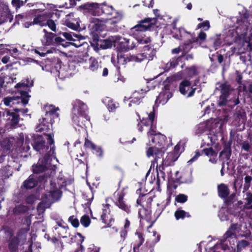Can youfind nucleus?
I'll use <instances>...</instances> for the list:
<instances>
[{
    "label": "nucleus",
    "instance_id": "49530a36",
    "mask_svg": "<svg viewBox=\"0 0 252 252\" xmlns=\"http://www.w3.org/2000/svg\"><path fill=\"white\" fill-rule=\"evenodd\" d=\"M94 154L99 158H102L103 156V151L100 147L96 146V148L94 150Z\"/></svg>",
    "mask_w": 252,
    "mask_h": 252
},
{
    "label": "nucleus",
    "instance_id": "cd10ccee",
    "mask_svg": "<svg viewBox=\"0 0 252 252\" xmlns=\"http://www.w3.org/2000/svg\"><path fill=\"white\" fill-rule=\"evenodd\" d=\"M203 152L209 158V161L216 163L217 161V152L214 151L212 148L205 149Z\"/></svg>",
    "mask_w": 252,
    "mask_h": 252
},
{
    "label": "nucleus",
    "instance_id": "4c0bfd02",
    "mask_svg": "<svg viewBox=\"0 0 252 252\" xmlns=\"http://www.w3.org/2000/svg\"><path fill=\"white\" fill-rule=\"evenodd\" d=\"M36 184V182L32 176H30L29 179L24 182V186L27 189L32 188Z\"/></svg>",
    "mask_w": 252,
    "mask_h": 252
},
{
    "label": "nucleus",
    "instance_id": "09e8293b",
    "mask_svg": "<svg viewBox=\"0 0 252 252\" xmlns=\"http://www.w3.org/2000/svg\"><path fill=\"white\" fill-rule=\"evenodd\" d=\"M177 64V61L176 59H172L169 63L166 64V68L167 69H169L171 67H175Z\"/></svg>",
    "mask_w": 252,
    "mask_h": 252
},
{
    "label": "nucleus",
    "instance_id": "2eb2a0df",
    "mask_svg": "<svg viewBox=\"0 0 252 252\" xmlns=\"http://www.w3.org/2000/svg\"><path fill=\"white\" fill-rule=\"evenodd\" d=\"M84 12H88L94 16H99L102 14V4L97 3H87L80 6Z\"/></svg>",
    "mask_w": 252,
    "mask_h": 252
},
{
    "label": "nucleus",
    "instance_id": "1a4fd4ad",
    "mask_svg": "<svg viewBox=\"0 0 252 252\" xmlns=\"http://www.w3.org/2000/svg\"><path fill=\"white\" fill-rule=\"evenodd\" d=\"M24 135L23 134L21 133L19 135L16 141L14 138L6 139L3 141L2 146L6 150L9 151L12 147L13 148H19L21 149L22 150L27 152L30 149V147L29 145V142L28 141L27 138H26V141L25 143V144L27 145L26 148H25V147L23 146L24 144Z\"/></svg>",
    "mask_w": 252,
    "mask_h": 252
},
{
    "label": "nucleus",
    "instance_id": "9d476101",
    "mask_svg": "<svg viewBox=\"0 0 252 252\" xmlns=\"http://www.w3.org/2000/svg\"><path fill=\"white\" fill-rule=\"evenodd\" d=\"M74 67L70 68V65L66 64L61 65L57 63L55 67L52 69L51 73L56 78L58 77L61 79L69 78L73 74Z\"/></svg>",
    "mask_w": 252,
    "mask_h": 252
},
{
    "label": "nucleus",
    "instance_id": "ea45409f",
    "mask_svg": "<svg viewBox=\"0 0 252 252\" xmlns=\"http://www.w3.org/2000/svg\"><path fill=\"white\" fill-rule=\"evenodd\" d=\"M198 72L197 69L194 66L187 68L186 70L187 76L188 77H192L197 75Z\"/></svg>",
    "mask_w": 252,
    "mask_h": 252
},
{
    "label": "nucleus",
    "instance_id": "a18cd8bd",
    "mask_svg": "<svg viewBox=\"0 0 252 252\" xmlns=\"http://www.w3.org/2000/svg\"><path fill=\"white\" fill-rule=\"evenodd\" d=\"M187 213L183 210H177L175 213V217L177 220L184 219L186 216Z\"/></svg>",
    "mask_w": 252,
    "mask_h": 252
},
{
    "label": "nucleus",
    "instance_id": "79ce46f5",
    "mask_svg": "<svg viewBox=\"0 0 252 252\" xmlns=\"http://www.w3.org/2000/svg\"><path fill=\"white\" fill-rule=\"evenodd\" d=\"M88 56L87 55H81L75 57V61L79 63H83L87 62Z\"/></svg>",
    "mask_w": 252,
    "mask_h": 252
},
{
    "label": "nucleus",
    "instance_id": "0e129e2a",
    "mask_svg": "<svg viewBox=\"0 0 252 252\" xmlns=\"http://www.w3.org/2000/svg\"><path fill=\"white\" fill-rule=\"evenodd\" d=\"M223 210H221L219 213V216L220 218V219L222 221H224L227 220V217L226 216L223 215Z\"/></svg>",
    "mask_w": 252,
    "mask_h": 252
},
{
    "label": "nucleus",
    "instance_id": "423d86ee",
    "mask_svg": "<svg viewBox=\"0 0 252 252\" xmlns=\"http://www.w3.org/2000/svg\"><path fill=\"white\" fill-rule=\"evenodd\" d=\"M102 13L112 16V18L106 21V26L107 28L113 32L118 31L119 28L117 24L123 19V14L115 10L112 6L108 5L105 3L102 4Z\"/></svg>",
    "mask_w": 252,
    "mask_h": 252
},
{
    "label": "nucleus",
    "instance_id": "2f4dec72",
    "mask_svg": "<svg viewBox=\"0 0 252 252\" xmlns=\"http://www.w3.org/2000/svg\"><path fill=\"white\" fill-rule=\"evenodd\" d=\"M99 67L100 65L95 58L94 57H91L89 58L88 69L90 71L93 72L96 71Z\"/></svg>",
    "mask_w": 252,
    "mask_h": 252
},
{
    "label": "nucleus",
    "instance_id": "e433bc0d",
    "mask_svg": "<svg viewBox=\"0 0 252 252\" xmlns=\"http://www.w3.org/2000/svg\"><path fill=\"white\" fill-rule=\"evenodd\" d=\"M192 47L189 45L188 44L187 45H186V47L184 48L183 46H179L178 48H176L175 49H173L172 50V53L174 54H178L180 53V52L183 51L184 52H188L189 51L190 49Z\"/></svg>",
    "mask_w": 252,
    "mask_h": 252
},
{
    "label": "nucleus",
    "instance_id": "9b49d317",
    "mask_svg": "<svg viewBox=\"0 0 252 252\" xmlns=\"http://www.w3.org/2000/svg\"><path fill=\"white\" fill-rule=\"evenodd\" d=\"M149 145V146L146 148V156L149 158L154 161V164H155V162H158L159 159H161L166 148L157 147L151 144Z\"/></svg>",
    "mask_w": 252,
    "mask_h": 252
},
{
    "label": "nucleus",
    "instance_id": "ddd939ff",
    "mask_svg": "<svg viewBox=\"0 0 252 252\" xmlns=\"http://www.w3.org/2000/svg\"><path fill=\"white\" fill-rule=\"evenodd\" d=\"M143 53L137 56H131L130 61H134L136 62H140L144 59L147 58L149 60H153L156 54V50L149 45L145 46L143 48Z\"/></svg>",
    "mask_w": 252,
    "mask_h": 252
},
{
    "label": "nucleus",
    "instance_id": "052dcab7",
    "mask_svg": "<svg viewBox=\"0 0 252 252\" xmlns=\"http://www.w3.org/2000/svg\"><path fill=\"white\" fill-rule=\"evenodd\" d=\"M245 199L247 201V204L250 205L252 203V193L248 192L246 193Z\"/></svg>",
    "mask_w": 252,
    "mask_h": 252
},
{
    "label": "nucleus",
    "instance_id": "7c9ffc66",
    "mask_svg": "<svg viewBox=\"0 0 252 252\" xmlns=\"http://www.w3.org/2000/svg\"><path fill=\"white\" fill-rule=\"evenodd\" d=\"M8 19H11V14L7 5H4L2 11L0 13V24Z\"/></svg>",
    "mask_w": 252,
    "mask_h": 252
},
{
    "label": "nucleus",
    "instance_id": "412c9836",
    "mask_svg": "<svg viewBox=\"0 0 252 252\" xmlns=\"http://www.w3.org/2000/svg\"><path fill=\"white\" fill-rule=\"evenodd\" d=\"M118 39V37L116 35L111 36L107 39L99 41L97 45L99 46L103 49L110 48L113 45L115 47Z\"/></svg>",
    "mask_w": 252,
    "mask_h": 252
},
{
    "label": "nucleus",
    "instance_id": "4be33fe9",
    "mask_svg": "<svg viewBox=\"0 0 252 252\" xmlns=\"http://www.w3.org/2000/svg\"><path fill=\"white\" fill-rule=\"evenodd\" d=\"M90 27L92 28L94 31L96 32H101L104 31L105 29L107 30L110 31V30L108 29L106 26V21L105 22L100 21L98 18H93L92 21L90 24ZM112 31V30H111ZM112 32H113L112 31Z\"/></svg>",
    "mask_w": 252,
    "mask_h": 252
},
{
    "label": "nucleus",
    "instance_id": "4468645a",
    "mask_svg": "<svg viewBox=\"0 0 252 252\" xmlns=\"http://www.w3.org/2000/svg\"><path fill=\"white\" fill-rule=\"evenodd\" d=\"M148 91L147 88L140 90H136L134 91L129 97L125 96L124 99V102L126 101L130 100L128 103V107H130L135 105H138L140 102V100L145 96L147 92Z\"/></svg>",
    "mask_w": 252,
    "mask_h": 252
},
{
    "label": "nucleus",
    "instance_id": "393cba45",
    "mask_svg": "<svg viewBox=\"0 0 252 252\" xmlns=\"http://www.w3.org/2000/svg\"><path fill=\"white\" fill-rule=\"evenodd\" d=\"M250 245V242L245 240H242L241 241H239L237 244V248L236 250L233 247H230V250H227L226 251H225L226 252H241V251L248 247Z\"/></svg>",
    "mask_w": 252,
    "mask_h": 252
},
{
    "label": "nucleus",
    "instance_id": "aec40b11",
    "mask_svg": "<svg viewBox=\"0 0 252 252\" xmlns=\"http://www.w3.org/2000/svg\"><path fill=\"white\" fill-rule=\"evenodd\" d=\"M51 17L50 13L47 14L46 12H45L41 14L38 15L36 17L32 22V24L39 25L41 26H44L46 25V22L49 18ZM32 23H25V26L26 28H29L30 25H32Z\"/></svg>",
    "mask_w": 252,
    "mask_h": 252
},
{
    "label": "nucleus",
    "instance_id": "5fc2aeb1",
    "mask_svg": "<svg viewBox=\"0 0 252 252\" xmlns=\"http://www.w3.org/2000/svg\"><path fill=\"white\" fill-rule=\"evenodd\" d=\"M69 220L72 225L75 227H77L79 225L78 220L73 216L69 218Z\"/></svg>",
    "mask_w": 252,
    "mask_h": 252
},
{
    "label": "nucleus",
    "instance_id": "6e6552de",
    "mask_svg": "<svg viewBox=\"0 0 252 252\" xmlns=\"http://www.w3.org/2000/svg\"><path fill=\"white\" fill-rule=\"evenodd\" d=\"M150 21H144L131 29V32L140 44H147L151 41L149 37H146L144 32L151 28Z\"/></svg>",
    "mask_w": 252,
    "mask_h": 252
},
{
    "label": "nucleus",
    "instance_id": "f03ea898",
    "mask_svg": "<svg viewBox=\"0 0 252 252\" xmlns=\"http://www.w3.org/2000/svg\"><path fill=\"white\" fill-rule=\"evenodd\" d=\"M87 106L80 100H76L73 105L72 114V125L75 129L80 131L89 123Z\"/></svg>",
    "mask_w": 252,
    "mask_h": 252
},
{
    "label": "nucleus",
    "instance_id": "8fccbe9b",
    "mask_svg": "<svg viewBox=\"0 0 252 252\" xmlns=\"http://www.w3.org/2000/svg\"><path fill=\"white\" fill-rule=\"evenodd\" d=\"M84 146L85 147L92 149V150H94L96 146L94 144L86 138L85 139Z\"/></svg>",
    "mask_w": 252,
    "mask_h": 252
},
{
    "label": "nucleus",
    "instance_id": "e2e57ef3",
    "mask_svg": "<svg viewBox=\"0 0 252 252\" xmlns=\"http://www.w3.org/2000/svg\"><path fill=\"white\" fill-rule=\"evenodd\" d=\"M200 156V154L199 152H196L195 155L193 157V158L188 161L189 165L191 164L193 162L195 161Z\"/></svg>",
    "mask_w": 252,
    "mask_h": 252
},
{
    "label": "nucleus",
    "instance_id": "774afa93",
    "mask_svg": "<svg viewBox=\"0 0 252 252\" xmlns=\"http://www.w3.org/2000/svg\"><path fill=\"white\" fill-rule=\"evenodd\" d=\"M35 196L34 195H31L29 196L27 199L26 201L28 203H33L35 200Z\"/></svg>",
    "mask_w": 252,
    "mask_h": 252
},
{
    "label": "nucleus",
    "instance_id": "37998d69",
    "mask_svg": "<svg viewBox=\"0 0 252 252\" xmlns=\"http://www.w3.org/2000/svg\"><path fill=\"white\" fill-rule=\"evenodd\" d=\"M32 85H33L32 81L27 80V83L22 82V83H18L16 85L15 87H16V88H25V87L27 88V87H31Z\"/></svg>",
    "mask_w": 252,
    "mask_h": 252
},
{
    "label": "nucleus",
    "instance_id": "20e7f679",
    "mask_svg": "<svg viewBox=\"0 0 252 252\" xmlns=\"http://www.w3.org/2000/svg\"><path fill=\"white\" fill-rule=\"evenodd\" d=\"M242 236L241 226L238 224H232L228 230L225 232L220 241V244L216 245L214 247L210 248L208 252H220L221 250H230V247L228 245V242L230 243L232 236Z\"/></svg>",
    "mask_w": 252,
    "mask_h": 252
},
{
    "label": "nucleus",
    "instance_id": "de8ad7c7",
    "mask_svg": "<svg viewBox=\"0 0 252 252\" xmlns=\"http://www.w3.org/2000/svg\"><path fill=\"white\" fill-rule=\"evenodd\" d=\"M188 197L183 194H180L177 195L175 198L177 202L180 203H184L187 200Z\"/></svg>",
    "mask_w": 252,
    "mask_h": 252
},
{
    "label": "nucleus",
    "instance_id": "dca6fc26",
    "mask_svg": "<svg viewBox=\"0 0 252 252\" xmlns=\"http://www.w3.org/2000/svg\"><path fill=\"white\" fill-rule=\"evenodd\" d=\"M179 90L182 94L187 97H190L193 94L196 88L193 86L191 87L189 81L185 80L181 82Z\"/></svg>",
    "mask_w": 252,
    "mask_h": 252
},
{
    "label": "nucleus",
    "instance_id": "39448f33",
    "mask_svg": "<svg viewBox=\"0 0 252 252\" xmlns=\"http://www.w3.org/2000/svg\"><path fill=\"white\" fill-rule=\"evenodd\" d=\"M62 196L60 190V185L52 182L50 184V189L43 197L42 202L38 205L37 210L43 212L45 208H48L54 202L58 201Z\"/></svg>",
    "mask_w": 252,
    "mask_h": 252
},
{
    "label": "nucleus",
    "instance_id": "f257e3e1",
    "mask_svg": "<svg viewBox=\"0 0 252 252\" xmlns=\"http://www.w3.org/2000/svg\"><path fill=\"white\" fill-rule=\"evenodd\" d=\"M155 115L154 112L147 114V118H143L138 123L139 131L147 132L149 140L148 144H151L157 147L166 148V139L165 135L159 133H156L154 124Z\"/></svg>",
    "mask_w": 252,
    "mask_h": 252
},
{
    "label": "nucleus",
    "instance_id": "680f3d73",
    "mask_svg": "<svg viewBox=\"0 0 252 252\" xmlns=\"http://www.w3.org/2000/svg\"><path fill=\"white\" fill-rule=\"evenodd\" d=\"M153 244H155L158 243L160 240V235H158L156 231L153 232Z\"/></svg>",
    "mask_w": 252,
    "mask_h": 252
},
{
    "label": "nucleus",
    "instance_id": "13d9d810",
    "mask_svg": "<svg viewBox=\"0 0 252 252\" xmlns=\"http://www.w3.org/2000/svg\"><path fill=\"white\" fill-rule=\"evenodd\" d=\"M206 38V34L205 32H201L198 36V38H195L193 39V42H196L198 39L202 41H204Z\"/></svg>",
    "mask_w": 252,
    "mask_h": 252
},
{
    "label": "nucleus",
    "instance_id": "3c124183",
    "mask_svg": "<svg viewBox=\"0 0 252 252\" xmlns=\"http://www.w3.org/2000/svg\"><path fill=\"white\" fill-rule=\"evenodd\" d=\"M245 184L244 185V188L246 189H248L250 186V183L252 180V177L249 175L246 176L245 177Z\"/></svg>",
    "mask_w": 252,
    "mask_h": 252
},
{
    "label": "nucleus",
    "instance_id": "72a5a7b5",
    "mask_svg": "<svg viewBox=\"0 0 252 252\" xmlns=\"http://www.w3.org/2000/svg\"><path fill=\"white\" fill-rule=\"evenodd\" d=\"M131 55H129V56L126 55H123L121 53H118V63L120 65H124L127 62H130L129 59H130V56ZM132 62H134V61H131Z\"/></svg>",
    "mask_w": 252,
    "mask_h": 252
},
{
    "label": "nucleus",
    "instance_id": "bf43d9fd",
    "mask_svg": "<svg viewBox=\"0 0 252 252\" xmlns=\"http://www.w3.org/2000/svg\"><path fill=\"white\" fill-rule=\"evenodd\" d=\"M183 78V73L182 72H178L175 75L173 76L170 78H168V79H170V80L176 81L181 79Z\"/></svg>",
    "mask_w": 252,
    "mask_h": 252
},
{
    "label": "nucleus",
    "instance_id": "b1692460",
    "mask_svg": "<svg viewBox=\"0 0 252 252\" xmlns=\"http://www.w3.org/2000/svg\"><path fill=\"white\" fill-rule=\"evenodd\" d=\"M109 205L106 203L103 205L102 212L101 214V219L104 223L107 224L111 222L112 218L110 214Z\"/></svg>",
    "mask_w": 252,
    "mask_h": 252
},
{
    "label": "nucleus",
    "instance_id": "f704fd0d",
    "mask_svg": "<svg viewBox=\"0 0 252 252\" xmlns=\"http://www.w3.org/2000/svg\"><path fill=\"white\" fill-rule=\"evenodd\" d=\"M135 236H136L138 238V244L136 246H134L133 247V252H138V249L140 247V246L144 243V238L143 237V234L139 232H136L135 233Z\"/></svg>",
    "mask_w": 252,
    "mask_h": 252
},
{
    "label": "nucleus",
    "instance_id": "58836bf2",
    "mask_svg": "<svg viewBox=\"0 0 252 252\" xmlns=\"http://www.w3.org/2000/svg\"><path fill=\"white\" fill-rule=\"evenodd\" d=\"M19 238L14 237L10 239L9 243V248L12 251H15L19 244Z\"/></svg>",
    "mask_w": 252,
    "mask_h": 252
},
{
    "label": "nucleus",
    "instance_id": "a211bd4d",
    "mask_svg": "<svg viewBox=\"0 0 252 252\" xmlns=\"http://www.w3.org/2000/svg\"><path fill=\"white\" fill-rule=\"evenodd\" d=\"M228 120V117L226 115H224L222 118L220 119L219 121H216L215 124L219 126V128L216 130L217 132V135L209 137L212 143H215L216 141L218 140V137L221 136V127L223 124H225Z\"/></svg>",
    "mask_w": 252,
    "mask_h": 252
},
{
    "label": "nucleus",
    "instance_id": "a19ab883",
    "mask_svg": "<svg viewBox=\"0 0 252 252\" xmlns=\"http://www.w3.org/2000/svg\"><path fill=\"white\" fill-rule=\"evenodd\" d=\"M63 36L67 40L70 41L75 40L74 37L79 38V37L80 36V35L74 33H70L68 32H63Z\"/></svg>",
    "mask_w": 252,
    "mask_h": 252
},
{
    "label": "nucleus",
    "instance_id": "4d7b16f0",
    "mask_svg": "<svg viewBox=\"0 0 252 252\" xmlns=\"http://www.w3.org/2000/svg\"><path fill=\"white\" fill-rule=\"evenodd\" d=\"M46 24L48 25L49 28L52 30L53 31H55L56 29V24L52 20H47L46 22Z\"/></svg>",
    "mask_w": 252,
    "mask_h": 252
},
{
    "label": "nucleus",
    "instance_id": "7ed1b4c3",
    "mask_svg": "<svg viewBox=\"0 0 252 252\" xmlns=\"http://www.w3.org/2000/svg\"><path fill=\"white\" fill-rule=\"evenodd\" d=\"M45 136L47 137L48 143L50 145V150L43 159H39L37 164L33 166V171L35 173L42 172L50 167L52 169H53L58 162L55 156L54 146L52 145L54 144L53 135L51 134H48Z\"/></svg>",
    "mask_w": 252,
    "mask_h": 252
},
{
    "label": "nucleus",
    "instance_id": "603ef678",
    "mask_svg": "<svg viewBox=\"0 0 252 252\" xmlns=\"http://www.w3.org/2000/svg\"><path fill=\"white\" fill-rule=\"evenodd\" d=\"M55 51V49L54 48H51V49L48 50L45 53H43V52L41 53V52H39L37 50H34L35 53L38 54L41 57H45L47 54L52 53Z\"/></svg>",
    "mask_w": 252,
    "mask_h": 252
},
{
    "label": "nucleus",
    "instance_id": "6e6d98bb",
    "mask_svg": "<svg viewBox=\"0 0 252 252\" xmlns=\"http://www.w3.org/2000/svg\"><path fill=\"white\" fill-rule=\"evenodd\" d=\"M203 28L204 30H208L210 28L209 22L208 21H206L202 23L199 24L198 25V28Z\"/></svg>",
    "mask_w": 252,
    "mask_h": 252
},
{
    "label": "nucleus",
    "instance_id": "6ab92c4d",
    "mask_svg": "<svg viewBox=\"0 0 252 252\" xmlns=\"http://www.w3.org/2000/svg\"><path fill=\"white\" fill-rule=\"evenodd\" d=\"M171 97L172 93L170 91L169 87L165 85L164 90L159 94L156 99V103H159L163 105L165 104Z\"/></svg>",
    "mask_w": 252,
    "mask_h": 252
},
{
    "label": "nucleus",
    "instance_id": "c756f323",
    "mask_svg": "<svg viewBox=\"0 0 252 252\" xmlns=\"http://www.w3.org/2000/svg\"><path fill=\"white\" fill-rule=\"evenodd\" d=\"M6 117L7 119L9 121V123L12 126H14L18 122V116L15 113L10 112L8 111L6 112Z\"/></svg>",
    "mask_w": 252,
    "mask_h": 252
},
{
    "label": "nucleus",
    "instance_id": "f3484780",
    "mask_svg": "<svg viewBox=\"0 0 252 252\" xmlns=\"http://www.w3.org/2000/svg\"><path fill=\"white\" fill-rule=\"evenodd\" d=\"M118 39L117 40V44L115 47L119 50L122 51H127L133 49L135 45L132 43L129 44V40L122 37L119 35H116Z\"/></svg>",
    "mask_w": 252,
    "mask_h": 252
},
{
    "label": "nucleus",
    "instance_id": "0eeeda50",
    "mask_svg": "<svg viewBox=\"0 0 252 252\" xmlns=\"http://www.w3.org/2000/svg\"><path fill=\"white\" fill-rule=\"evenodd\" d=\"M58 108H55L53 106H49L46 107V118L39 120V124L36 127V131L45 132L50 129L51 126L52 119L58 118L59 113L57 111Z\"/></svg>",
    "mask_w": 252,
    "mask_h": 252
},
{
    "label": "nucleus",
    "instance_id": "a878e982",
    "mask_svg": "<svg viewBox=\"0 0 252 252\" xmlns=\"http://www.w3.org/2000/svg\"><path fill=\"white\" fill-rule=\"evenodd\" d=\"M45 32L43 38L41 40L42 45L44 46H50L54 44V34L51 32H46L45 30H44Z\"/></svg>",
    "mask_w": 252,
    "mask_h": 252
},
{
    "label": "nucleus",
    "instance_id": "473e14b6",
    "mask_svg": "<svg viewBox=\"0 0 252 252\" xmlns=\"http://www.w3.org/2000/svg\"><path fill=\"white\" fill-rule=\"evenodd\" d=\"M218 193L220 196L225 198L229 194V189L226 185L221 184L218 186Z\"/></svg>",
    "mask_w": 252,
    "mask_h": 252
},
{
    "label": "nucleus",
    "instance_id": "bb28decb",
    "mask_svg": "<svg viewBox=\"0 0 252 252\" xmlns=\"http://www.w3.org/2000/svg\"><path fill=\"white\" fill-rule=\"evenodd\" d=\"M179 157L178 154H173V153H168L166 158L161 162L166 166H170L173 164Z\"/></svg>",
    "mask_w": 252,
    "mask_h": 252
},
{
    "label": "nucleus",
    "instance_id": "338daca9",
    "mask_svg": "<svg viewBox=\"0 0 252 252\" xmlns=\"http://www.w3.org/2000/svg\"><path fill=\"white\" fill-rule=\"evenodd\" d=\"M180 148H181L180 144L179 143L177 144L175 146L174 151L172 153L173 154H178L179 155Z\"/></svg>",
    "mask_w": 252,
    "mask_h": 252
},
{
    "label": "nucleus",
    "instance_id": "69168bd1",
    "mask_svg": "<svg viewBox=\"0 0 252 252\" xmlns=\"http://www.w3.org/2000/svg\"><path fill=\"white\" fill-rule=\"evenodd\" d=\"M8 51L11 55L14 57L18 55V50L17 48H15L12 49H9Z\"/></svg>",
    "mask_w": 252,
    "mask_h": 252
},
{
    "label": "nucleus",
    "instance_id": "5701e85b",
    "mask_svg": "<svg viewBox=\"0 0 252 252\" xmlns=\"http://www.w3.org/2000/svg\"><path fill=\"white\" fill-rule=\"evenodd\" d=\"M45 141L43 140L42 137L37 136L34 142L33 145V148L40 153H43L48 149V146L45 145Z\"/></svg>",
    "mask_w": 252,
    "mask_h": 252
},
{
    "label": "nucleus",
    "instance_id": "f8f14e48",
    "mask_svg": "<svg viewBox=\"0 0 252 252\" xmlns=\"http://www.w3.org/2000/svg\"><path fill=\"white\" fill-rule=\"evenodd\" d=\"M20 96L7 97L3 100L4 104L7 106L11 107L13 105L22 103L23 105H26L28 103L30 95L26 91L21 89L19 90Z\"/></svg>",
    "mask_w": 252,
    "mask_h": 252
},
{
    "label": "nucleus",
    "instance_id": "c03bdc74",
    "mask_svg": "<svg viewBox=\"0 0 252 252\" xmlns=\"http://www.w3.org/2000/svg\"><path fill=\"white\" fill-rule=\"evenodd\" d=\"M82 225L85 227H88L90 224V219L88 216H83L80 220Z\"/></svg>",
    "mask_w": 252,
    "mask_h": 252
},
{
    "label": "nucleus",
    "instance_id": "c85d7f7f",
    "mask_svg": "<svg viewBox=\"0 0 252 252\" xmlns=\"http://www.w3.org/2000/svg\"><path fill=\"white\" fill-rule=\"evenodd\" d=\"M103 103L107 106L109 111H114L119 106V103L113 101L110 97H106L103 100Z\"/></svg>",
    "mask_w": 252,
    "mask_h": 252
},
{
    "label": "nucleus",
    "instance_id": "c9c22d12",
    "mask_svg": "<svg viewBox=\"0 0 252 252\" xmlns=\"http://www.w3.org/2000/svg\"><path fill=\"white\" fill-rule=\"evenodd\" d=\"M117 205L119 207L126 212L129 211V207L125 203L123 197L120 196L118 198Z\"/></svg>",
    "mask_w": 252,
    "mask_h": 252
},
{
    "label": "nucleus",
    "instance_id": "864d4df0",
    "mask_svg": "<svg viewBox=\"0 0 252 252\" xmlns=\"http://www.w3.org/2000/svg\"><path fill=\"white\" fill-rule=\"evenodd\" d=\"M12 4L17 9L20 8L23 4V1L21 0H12Z\"/></svg>",
    "mask_w": 252,
    "mask_h": 252
}]
</instances>
